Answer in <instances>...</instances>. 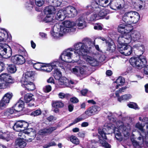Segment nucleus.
<instances>
[{"instance_id": "54", "label": "nucleus", "mask_w": 148, "mask_h": 148, "mask_svg": "<svg viewBox=\"0 0 148 148\" xmlns=\"http://www.w3.org/2000/svg\"><path fill=\"white\" fill-rule=\"evenodd\" d=\"M5 65L3 62L0 61V73L5 70Z\"/></svg>"}, {"instance_id": "13", "label": "nucleus", "mask_w": 148, "mask_h": 148, "mask_svg": "<svg viewBox=\"0 0 148 148\" xmlns=\"http://www.w3.org/2000/svg\"><path fill=\"white\" fill-rule=\"evenodd\" d=\"M100 110L99 107L94 105L87 108L85 111V113L88 116H91L97 113Z\"/></svg>"}, {"instance_id": "27", "label": "nucleus", "mask_w": 148, "mask_h": 148, "mask_svg": "<svg viewBox=\"0 0 148 148\" xmlns=\"http://www.w3.org/2000/svg\"><path fill=\"white\" fill-rule=\"evenodd\" d=\"M90 7L92 12H94V13H96L97 11L99 10L101 6L99 5L97 2H95L92 3Z\"/></svg>"}, {"instance_id": "51", "label": "nucleus", "mask_w": 148, "mask_h": 148, "mask_svg": "<svg viewBox=\"0 0 148 148\" xmlns=\"http://www.w3.org/2000/svg\"><path fill=\"white\" fill-rule=\"evenodd\" d=\"M45 0H35L36 5L38 7L42 6L44 3Z\"/></svg>"}, {"instance_id": "39", "label": "nucleus", "mask_w": 148, "mask_h": 148, "mask_svg": "<svg viewBox=\"0 0 148 148\" xmlns=\"http://www.w3.org/2000/svg\"><path fill=\"white\" fill-rule=\"evenodd\" d=\"M63 24L65 27L68 28H71L73 26V23L67 20L63 22Z\"/></svg>"}, {"instance_id": "46", "label": "nucleus", "mask_w": 148, "mask_h": 148, "mask_svg": "<svg viewBox=\"0 0 148 148\" xmlns=\"http://www.w3.org/2000/svg\"><path fill=\"white\" fill-rule=\"evenodd\" d=\"M98 133L101 135L103 140H106L108 139L106 136V134L104 132L103 130H99Z\"/></svg>"}, {"instance_id": "37", "label": "nucleus", "mask_w": 148, "mask_h": 148, "mask_svg": "<svg viewBox=\"0 0 148 148\" xmlns=\"http://www.w3.org/2000/svg\"><path fill=\"white\" fill-rule=\"evenodd\" d=\"M132 38L134 41H136L138 40L140 37V33L137 32L135 31L131 35Z\"/></svg>"}, {"instance_id": "22", "label": "nucleus", "mask_w": 148, "mask_h": 148, "mask_svg": "<svg viewBox=\"0 0 148 148\" xmlns=\"http://www.w3.org/2000/svg\"><path fill=\"white\" fill-rule=\"evenodd\" d=\"M56 9L54 7L50 5L45 7L44 12L46 15H53V13H54Z\"/></svg>"}, {"instance_id": "31", "label": "nucleus", "mask_w": 148, "mask_h": 148, "mask_svg": "<svg viewBox=\"0 0 148 148\" xmlns=\"http://www.w3.org/2000/svg\"><path fill=\"white\" fill-rule=\"evenodd\" d=\"M53 75L56 79L59 80L61 77L62 73L58 69H56L54 70Z\"/></svg>"}, {"instance_id": "15", "label": "nucleus", "mask_w": 148, "mask_h": 148, "mask_svg": "<svg viewBox=\"0 0 148 148\" xmlns=\"http://www.w3.org/2000/svg\"><path fill=\"white\" fill-rule=\"evenodd\" d=\"M24 102L19 99L15 104L13 106L16 112H19L22 111L24 108Z\"/></svg>"}, {"instance_id": "10", "label": "nucleus", "mask_w": 148, "mask_h": 148, "mask_svg": "<svg viewBox=\"0 0 148 148\" xmlns=\"http://www.w3.org/2000/svg\"><path fill=\"white\" fill-rule=\"evenodd\" d=\"M34 96V95L32 93H27L24 95V100L27 106L31 107L34 106L35 99Z\"/></svg>"}, {"instance_id": "42", "label": "nucleus", "mask_w": 148, "mask_h": 148, "mask_svg": "<svg viewBox=\"0 0 148 148\" xmlns=\"http://www.w3.org/2000/svg\"><path fill=\"white\" fill-rule=\"evenodd\" d=\"M58 25V27L59 28L58 29H59V32H62L65 33L66 32H69V29H66L64 26L60 25L59 24H56V25H54V28H55L56 26L57 27V25Z\"/></svg>"}, {"instance_id": "50", "label": "nucleus", "mask_w": 148, "mask_h": 148, "mask_svg": "<svg viewBox=\"0 0 148 148\" xmlns=\"http://www.w3.org/2000/svg\"><path fill=\"white\" fill-rule=\"evenodd\" d=\"M43 90L45 93L49 92L51 90V87L50 85H46L43 88Z\"/></svg>"}, {"instance_id": "2", "label": "nucleus", "mask_w": 148, "mask_h": 148, "mask_svg": "<svg viewBox=\"0 0 148 148\" xmlns=\"http://www.w3.org/2000/svg\"><path fill=\"white\" fill-rule=\"evenodd\" d=\"M77 14V11L75 8L72 6H68L64 10H60L56 16V19L62 21L66 17H73Z\"/></svg>"}, {"instance_id": "63", "label": "nucleus", "mask_w": 148, "mask_h": 148, "mask_svg": "<svg viewBox=\"0 0 148 148\" xmlns=\"http://www.w3.org/2000/svg\"><path fill=\"white\" fill-rule=\"evenodd\" d=\"M27 64L30 66H33L34 63L36 62L32 60H28L27 61Z\"/></svg>"}, {"instance_id": "28", "label": "nucleus", "mask_w": 148, "mask_h": 148, "mask_svg": "<svg viewBox=\"0 0 148 148\" xmlns=\"http://www.w3.org/2000/svg\"><path fill=\"white\" fill-rule=\"evenodd\" d=\"M114 133L115 134L116 139L118 141H121L122 140V136L119 129L115 128L114 129Z\"/></svg>"}, {"instance_id": "1", "label": "nucleus", "mask_w": 148, "mask_h": 148, "mask_svg": "<svg viewBox=\"0 0 148 148\" xmlns=\"http://www.w3.org/2000/svg\"><path fill=\"white\" fill-rule=\"evenodd\" d=\"M35 75L34 72L29 71L26 72L24 77H22L21 82L22 86L25 90L32 91L36 89L34 83L32 82L34 79Z\"/></svg>"}, {"instance_id": "18", "label": "nucleus", "mask_w": 148, "mask_h": 148, "mask_svg": "<svg viewBox=\"0 0 148 148\" xmlns=\"http://www.w3.org/2000/svg\"><path fill=\"white\" fill-rule=\"evenodd\" d=\"M110 13V11L107 9L103 8L101 9V7L99 10L97 11L96 13L98 14V17L100 18H103Z\"/></svg>"}, {"instance_id": "21", "label": "nucleus", "mask_w": 148, "mask_h": 148, "mask_svg": "<svg viewBox=\"0 0 148 148\" xmlns=\"http://www.w3.org/2000/svg\"><path fill=\"white\" fill-rule=\"evenodd\" d=\"M15 145L17 147L24 148L26 147L27 143L23 139L21 138H17L16 140Z\"/></svg>"}, {"instance_id": "48", "label": "nucleus", "mask_w": 148, "mask_h": 148, "mask_svg": "<svg viewBox=\"0 0 148 148\" xmlns=\"http://www.w3.org/2000/svg\"><path fill=\"white\" fill-rule=\"evenodd\" d=\"M41 113V110L38 109L32 112L30 115L33 116H36L40 115Z\"/></svg>"}, {"instance_id": "3", "label": "nucleus", "mask_w": 148, "mask_h": 148, "mask_svg": "<svg viewBox=\"0 0 148 148\" xmlns=\"http://www.w3.org/2000/svg\"><path fill=\"white\" fill-rule=\"evenodd\" d=\"M129 62L133 67L138 69L144 67L147 63L146 58L143 56H139L138 57H132L130 59Z\"/></svg>"}, {"instance_id": "60", "label": "nucleus", "mask_w": 148, "mask_h": 148, "mask_svg": "<svg viewBox=\"0 0 148 148\" xmlns=\"http://www.w3.org/2000/svg\"><path fill=\"white\" fill-rule=\"evenodd\" d=\"M58 61H54L52 62L51 63H49L50 65L51 66H52V69L56 68V64L58 63Z\"/></svg>"}, {"instance_id": "36", "label": "nucleus", "mask_w": 148, "mask_h": 148, "mask_svg": "<svg viewBox=\"0 0 148 148\" xmlns=\"http://www.w3.org/2000/svg\"><path fill=\"white\" fill-rule=\"evenodd\" d=\"M10 137V135L8 133V132L0 133V139L8 141L9 140Z\"/></svg>"}, {"instance_id": "52", "label": "nucleus", "mask_w": 148, "mask_h": 148, "mask_svg": "<svg viewBox=\"0 0 148 148\" xmlns=\"http://www.w3.org/2000/svg\"><path fill=\"white\" fill-rule=\"evenodd\" d=\"M42 63L40 62H36L34 63L33 67L35 69L38 70L41 68V64Z\"/></svg>"}, {"instance_id": "49", "label": "nucleus", "mask_w": 148, "mask_h": 148, "mask_svg": "<svg viewBox=\"0 0 148 148\" xmlns=\"http://www.w3.org/2000/svg\"><path fill=\"white\" fill-rule=\"evenodd\" d=\"M79 66H75V67L72 69V72L76 75L77 76H79L80 75L79 73Z\"/></svg>"}, {"instance_id": "11", "label": "nucleus", "mask_w": 148, "mask_h": 148, "mask_svg": "<svg viewBox=\"0 0 148 148\" xmlns=\"http://www.w3.org/2000/svg\"><path fill=\"white\" fill-rule=\"evenodd\" d=\"M133 49L129 45H124L122 48L118 50L121 54L125 56H129L132 53Z\"/></svg>"}, {"instance_id": "29", "label": "nucleus", "mask_w": 148, "mask_h": 148, "mask_svg": "<svg viewBox=\"0 0 148 148\" xmlns=\"http://www.w3.org/2000/svg\"><path fill=\"white\" fill-rule=\"evenodd\" d=\"M87 61L92 66H95L97 65V61L90 56H88L87 57Z\"/></svg>"}, {"instance_id": "40", "label": "nucleus", "mask_w": 148, "mask_h": 148, "mask_svg": "<svg viewBox=\"0 0 148 148\" xmlns=\"http://www.w3.org/2000/svg\"><path fill=\"white\" fill-rule=\"evenodd\" d=\"M125 24L122 23L119 24L117 28L118 32L122 34H124Z\"/></svg>"}, {"instance_id": "19", "label": "nucleus", "mask_w": 148, "mask_h": 148, "mask_svg": "<svg viewBox=\"0 0 148 148\" xmlns=\"http://www.w3.org/2000/svg\"><path fill=\"white\" fill-rule=\"evenodd\" d=\"M15 64H7L5 65V70L8 72L10 73H15L17 70Z\"/></svg>"}, {"instance_id": "45", "label": "nucleus", "mask_w": 148, "mask_h": 148, "mask_svg": "<svg viewBox=\"0 0 148 148\" xmlns=\"http://www.w3.org/2000/svg\"><path fill=\"white\" fill-rule=\"evenodd\" d=\"M8 37L7 34H5L4 32H0V41H5Z\"/></svg>"}, {"instance_id": "34", "label": "nucleus", "mask_w": 148, "mask_h": 148, "mask_svg": "<svg viewBox=\"0 0 148 148\" xmlns=\"http://www.w3.org/2000/svg\"><path fill=\"white\" fill-rule=\"evenodd\" d=\"M99 143L102 146L105 148H111V146L110 144L107 143L106 140H103L99 138Z\"/></svg>"}, {"instance_id": "58", "label": "nucleus", "mask_w": 148, "mask_h": 148, "mask_svg": "<svg viewBox=\"0 0 148 148\" xmlns=\"http://www.w3.org/2000/svg\"><path fill=\"white\" fill-rule=\"evenodd\" d=\"M27 134L26 136H27V138L29 137L30 138H34L36 136V135H32V134L33 133V132H27Z\"/></svg>"}, {"instance_id": "6", "label": "nucleus", "mask_w": 148, "mask_h": 148, "mask_svg": "<svg viewBox=\"0 0 148 148\" xmlns=\"http://www.w3.org/2000/svg\"><path fill=\"white\" fill-rule=\"evenodd\" d=\"M29 125V124L27 122L23 120H19L14 123L13 128L14 130L18 132L21 131V128H23V130L28 129Z\"/></svg>"}, {"instance_id": "44", "label": "nucleus", "mask_w": 148, "mask_h": 148, "mask_svg": "<svg viewBox=\"0 0 148 148\" xmlns=\"http://www.w3.org/2000/svg\"><path fill=\"white\" fill-rule=\"evenodd\" d=\"M130 95L125 94L121 96L120 97L118 98V100L119 101L121 102L122 101H126L130 98Z\"/></svg>"}, {"instance_id": "57", "label": "nucleus", "mask_w": 148, "mask_h": 148, "mask_svg": "<svg viewBox=\"0 0 148 148\" xmlns=\"http://www.w3.org/2000/svg\"><path fill=\"white\" fill-rule=\"evenodd\" d=\"M70 101L73 103H75L79 102L78 99L75 97H72L70 98Z\"/></svg>"}, {"instance_id": "20", "label": "nucleus", "mask_w": 148, "mask_h": 148, "mask_svg": "<svg viewBox=\"0 0 148 148\" xmlns=\"http://www.w3.org/2000/svg\"><path fill=\"white\" fill-rule=\"evenodd\" d=\"M132 11L126 12L123 16L122 19L125 23L132 24Z\"/></svg>"}, {"instance_id": "5", "label": "nucleus", "mask_w": 148, "mask_h": 148, "mask_svg": "<svg viewBox=\"0 0 148 148\" xmlns=\"http://www.w3.org/2000/svg\"><path fill=\"white\" fill-rule=\"evenodd\" d=\"M0 77V79L5 82L2 83L0 81V89L9 88L11 84L14 82V79L9 75L6 73L1 74Z\"/></svg>"}, {"instance_id": "64", "label": "nucleus", "mask_w": 148, "mask_h": 148, "mask_svg": "<svg viewBox=\"0 0 148 148\" xmlns=\"http://www.w3.org/2000/svg\"><path fill=\"white\" fill-rule=\"evenodd\" d=\"M52 69H53L52 66H51L50 65V66H48L47 67L45 68V69H43V70L48 72H51L52 70Z\"/></svg>"}, {"instance_id": "59", "label": "nucleus", "mask_w": 148, "mask_h": 148, "mask_svg": "<svg viewBox=\"0 0 148 148\" xmlns=\"http://www.w3.org/2000/svg\"><path fill=\"white\" fill-rule=\"evenodd\" d=\"M94 28L95 29L97 30H101L103 29L102 27L98 24L94 26Z\"/></svg>"}, {"instance_id": "56", "label": "nucleus", "mask_w": 148, "mask_h": 148, "mask_svg": "<svg viewBox=\"0 0 148 148\" xmlns=\"http://www.w3.org/2000/svg\"><path fill=\"white\" fill-rule=\"evenodd\" d=\"M18 52L19 54H21V55L23 56L24 55L25 56L26 54H27L26 51L23 48H22V49H18Z\"/></svg>"}, {"instance_id": "30", "label": "nucleus", "mask_w": 148, "mask_h": 148, "mask_svg": "<svg viewBox=\"0 0 148 148\" xmlns=\"http://www.w3.org/2000/svg\"><path fill=\"white\" fill-rule=\"evenodd\" d=\"M59 80L58 82L59 84L66 86L69 85V80L66 77H61Z\"/></svg>"}, {"instance_id": "53", "label": "nucleus", "mask_w": 148, "mask_h": 148, "mask_svg": "<svg viewBox=\"0 0 148 148\" xmlns=\"http://www.w3.org/2000/svg\"><path fill=\"white\" fill-rule=\"evenodd\" d=\"M98 17V14L95 13V14H93L90 16V20L91 21L95 20L98 19V18H97Z\"/></svg>"}, {"instance_id": "14", "label": "nucleus", "mask_w": 148, "mask_h": 148, "mask_svg": "<svg viewBox=\"0 0 148 148\" xmlns=\"http://www.w3.org/2000/svg\"><path fill=\"white\" fill-rule=\"evenodd\" d=\"M56 129V127H51L48 128H44L40 130L38 132V134L42 137H44L50 134Z\"/></svg>"}, {"instance_id": "32", "label": "nucleus", "mask_w": 148, "mask_h": 148, "mask_svg": "<svg viewBox=\"0 0 148 148\" xmlns=\"http://www.w3.org/2000/svg\"><path fill=\"white\" fill-rule=\"evenodd\" d=\"M27 134V132H23L22 133H19L18 134V136L20 137V138H21L23 139V140L27 142L32 141V138H30L29 137L27 138V136H26Z\"/></svg>"}, {"instance_id": "62", "label": "nucleus", "mask_w": 148, "mask_h": 148, "mask_svg": "<svg viewBox=\"0 0 148 148\" xmlns=\"http://www.w3.org/2000/svg\"><path fill=\"white\" fill-rule=\"evenodd\" d=\"M47 120L49 122H51L53 120H56V119H55V117L53 115H50L46 118Z\"/></svg>"}, {"instance_id": "33", "label": "nucleus", "mask_w": 148, "mask_h": 148, "mask_svg": "<svg viewBox=\"0 0 148 148\" xmlns=\"http://www.w3.org/2000/svg\"><path fill=\"white\" fill-rule=\"evenodd\" d=\"M53 15H46V16L42 20V21L45 23L51 22L53 20Z\"/></svg>"}, {"instance_id": "7", "label": "nucleus", "mask_w": 148, "mask_h": 148, "mask_svg": "<svg viewBox=\"0 0 148 148\" xmlns=\"http://www.w3.org/2000/svg\"><path fill=\"white\" fill-rule=\"evenodd\" d=\"M13 96L12 93L8 92L5 94L0 101V109H3L6 107V104L9 103L10 100Z\"/></svg>"}, {"instance_id": "47", "label": "nucleus", "mask_w": 148, "mask_h": 148, "mask_svg": "<svg viewBox=\"0 0 148 148\" xmlns=\"http://www.w3.org/2000/svg\"><path fill=\"white\" fill-rule=\"evenodd\" d=\"M127 106L129 108L135 110L139 108L137 103L133 102H130L129 103L127 104Z\"/></svg>"}, {"instance_id": "12", "label": "nucleus", "mask_w": 148, "mask_h": 148, "mask_svg": "<svg viewBox=\"0 0 148 148\" xmlns=\"http://www.w3.org/2000/svg\"><path fill=\"white\" fill-rule=\"evenodd\" d=\"M111 8L114 10H121L124 7L125 2L123 0H113Z\"/></svg>"}, {"instance_id": "9", "label": "nucleus", "mask_w": 148, "mask_h": 148, "mask_svg": "<svg viewBox=\"0 0 148 148\" xmlns=\"http://www.w3.org/2000/svg\"><path fill=\"white\" fill-rule=\"evenodd\" d=\"M100 39L103 41H105L106 44L107 51H109L110 53H112L116 49V46L113 40L110 39V40H106L105 38L101 37Z\"/></svg>"}, {"instance_id": "26", "label": "nucleus", "mask_w": 148, "mask_h": 148, "mask_svg": "<svg viewBox=\"0 0 148 148\" xmlns=\"http://www.w3.org/2000/svg\"><path fill=\"white\" fill-rule=\"evenodd\" d=\"M114 82L117 84V85L116 86V88L117 89L118 88L119 86H121L124 84L125 82V79L123 77L120 76Z\"/></svg>"}, {"instance_id": "38", "label": "nucleus", "mask_w": 148, "mask_h": 148, "mask_svg": "<svg viewBox=\"0 0 148 148\" xmlns=\"http://www.w3.org/2000/svg\"><path fill=\"white\" fill-rule=\"evenodd\" d=\"M69 139L70 141L75 144L77 145L79 143V140L76 136L73 135L71 136L70 137Z\"/></svg>"}, {"instance_id": "55", "label": "nucleus", "mask_w": 148, "mask_h": 148, "mask_svg": "<svg viewBox=\"0 0 148 148\" xmlns=\"http://www.w3.org/2000/svg\"><path fill=\"white\" fill-rule=\"evenodd\" d=\"M59 97L61 99L67 98L69 96V94H64L63 92H60L58 94Z\"/></svg>"}, {"instance_id": "25", "label": "nucleus", "mask_w": 148, "mask_h": 148, "mask_svg": "<svg viewBox=\"0 0 148 148\" xmlns=\"http://www.w3.org/2000/svg\"><path fill=\"white\" fill-rule=\"evenodd\" d=\"M72 55V53L71 52H67L65 55L62 54L59 57V58H60L62 61L65 62H70L68 61V60L71 58Z\"/></svg>"}, {"instance_id": "61", "label": "nucleus", "mask_w": 148, "mask_h": 148, "mask_svg": "<svg viewBox=\"0 0 148 148\" xmlns=\"http://www.w3.org/2000/svg\"><path fill=\"white\" fill-rule=\"evenodd\" d=\"M136 127L140 130H143V126L142 125L139 123H138L136 124Z\"/></svg>"}, {"instance_id": "4", "label": "nucleus", "mask_w": 148, "mask_h": 148, "mask_svg": "<svg viewBox=\"0 0 148 148\" xmlns=\"http://www.w3.org/2000/svg\"><path fill=\"white\" fill-rule=\"evenodd\" d=\"M74 52L76 56L80 58V57H84L89 52V50L87 45L84 43L79 42L75 44Z\"/></svg>"}, {"instance_id": "16", "label": "nucleus", "mask_w": 148, "mask_h": 148, "mask_svg": "<svg viewBox=\"0 0 148 148\" xmlns=\"http://www.w3.org/2000/svg\"><path fill=\"white\" fill-rule=\"evenodd\" d=\"M0 52L2 53L3 58H8L10 57L12 55V50L11 48L10 47L8 49L3 47H1Z\"/></svg>"}, {"instance_id": "8", "label": "nucleus", "mask_w": 148, "mask_h": 148, "mask_svg": "<svg viewBox=\"0 0 148 148\" xmlns=\"http://www.w3.org/2000/svg\"><path fill=\"white\" fill-rule=\"evenodd\" d=\"M11 60L14 64L17 65H22L25 62V58L21 55H15L12 56Z\"/></svg>"}, {"instance_id": "23", "label": "nucleus", "mask_w": 148, "mask_h": 148, "mask_svg": "<svg viewBox=\"0 0 148 148\" xmlns=\"http://www.w3.org/2000/svg\"><path fill=\"white\" fill-rule=\"evenodd\" d=\"M132 23L136 24L137 23L140 18L139 14L137 12L132 11Z\"/></svg>"}, {"instance_id": "41", "label": "nucleus", "mask_w": 148, "mask_h": 148, "mask_svg": "<svg viewBox=\"0 0 148 148\" xmlns=\"http://www.w3.org/2000/svg\"><path fill=\"white\" fill-rule=\"evenodd\" d=\"M52 105L53 107H57L58 108H60L64 106V104L61 102L56 101L53 103Z\"/></svg>"}, {"instance_id": "35", "label": "nucleus", "mask_w": 148, "mask_h": 148, "mask_svg": "<svg viewBox=\"0 0 148 148\" xmlns=\"http://www.w3.org/2000/svg\"><path fill=\"white\" fill-rule=\"evenodd\" d=\"M124 34H128L133 29V26L130 24H126Z\"/></svg>"}, {"instance_id": "17", "label": "nucleus", "mask_w": 148, "mask_h": 148, "mask_svg": "<svg viewBox=\"0 0 148 148\" xmlns=\"http://www.w3.org/2000/svg\"><path fill=\"white\" fill-rule=\"evenodd\" d=\"M134 51H137L139 53L138 56H141L145 51V47L143 45H140L139 44H136L132 47Z\"/></svg>"}, {"instance_id": "24", "label": "nucleus", "mask_w": 148, "mask_h": 148, "mask_svg": "<svg viewBox=\"0 0 148 148\" xmlns=\"http://www.w3.org/2000/svg\"><path fill=\"white\" fill-rule=\"evenodd\" d=\"M125 38H124V34L121 35L118 37L117 40L118 44L117 46V49H118L122 48V47L124 45H125V41L124 40L125 39Z\"/></svg>"}, {"instance_id": "43", "label": "nucleus", "mask_w": 148, "mask_h": 148, "mask_svg": "<svg viewBox=\"0 0 148 148\" xmlns=\"http://www.w3.org/2000/svg\"><path fill=\"white\" fill-rule=\"evenodd\" d=\"M125 39V45H128V44L130 43L131 41L132 37L131 35L129 34H124Z\"/></svg>"}]
</instances>
